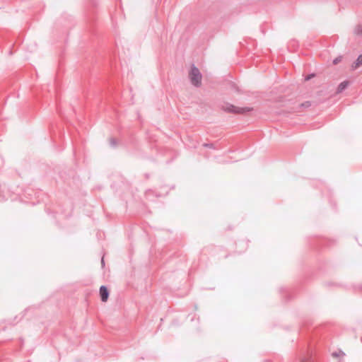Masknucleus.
<instances>
[{"label": "nucleus", "mask_w": 362, "mask_h": 362, "mask_svg": "<svg viewBox=\"0 0 362 362\" xmlns=\"http://www.w3.org/2000/svg\"><path fill=\"white\" fill-rule=\"evenodd\" d=\"M110 145L112 146V147H115L116 145H117V141L114 138H111L110 140Z\"/></svg>", "instance_id": "8"}, {"label": "nucleus", "mask_w": 362, "mask_h": 362, "mask_svg": "<svg viewBox=\"0 0 362 362\" xmlns=\"http://www.w3.org/2000/svg\"><path fill=\"white\" fill-rule=\"evenodd\" d=\"M315 75L313 74L308 75V76H306L305 81H308V80L311 79Z\"/></svg>", "instance_id": "11"}, {"label": "nucleus", "mask_w": 362, "mask_h": 362, "mask_svg": "<svg viewBox=\"0 0 362 362\" xmlns=\"http://www.w3.org/2000/svg\"><path fill=\"white\" fill-rule=\"evenodd\" d=\"M223 110L228 112H232L235 114H245L247 112H250L252 109L251 107H239L230 104H226L223 107Z\"/></svg>", "instance_id": "2"}, {"label": "nucleus", "mask_w": 362, "mask_h": 362, "mask_svg": "<svg viewBox=\"0 0 362 362\" xmlns=\"http://www.w3.org/2000/svg\"><path fill=\"white\" fill-rule=\"evenodd\" d=\"M101 263H102V265L104 266L105 264V262H104V259H103V257L101 259Z\"/></svg>", "instance_id": "12"}, {"label": "nucleus", "mask_w": 362, "mask_h": 362, "mask_svg": "<svg viewBox=\"0 0 362 362\" xmlns=\"http://www.w3.org/2000/svg\"><path fill=\"white\" fill-rule=\"evenodd\" d=\"M354 33L357 35H362V25H358L354 29Z\"/></svg>", "instance_id": "6"}, {"label": "nucleus", "mask_w": 362, "mask_h": 362, "mask_svg": "<svg viewBox=\"0 0 362 362\" xmlns=\"http://www.w3.org/2000/svg\"><path fill=\"white\" fill-rule=\"evenodd\" d=\"M349 82L346 81H344L339 83V85L337 87V93H341L344 90H345L348 86Z\"/></svg>", "instance_id": "4"}, {"label": "nucleus", "mask_w": 362, "mask_h": 362, "mask_svg": "<svg viewBox=\"0 0 362 362\" xmlns=\"http://www.w3.org/2000/svg\"><path fill=\"white\" fill-rule=\"evenodd\" d=\"M203 146L207 147V148H214V144L211 143H210V144L205 143L203 144Z\"/></svg>", "instance_id": "10"}, {"label": "nucleus", "mask_w": 362, "mask_h": 362, "mask_svg": "<svg viewBox=\"0 0 362 362\" xmlns=\"http://www.w3.org/2000/svg\"><path fill=\"white\" fill-rule=\"evenodd\" d=\"M202 76L199 69L194 64H192L189 72L191 83L196 87H199L202 84Z\"/></svg>", "instance_id": "1"}, {"label": "nucleus", "mask_w": 362, "mask_h": 362, "mask_svg": "<svg viewBox=\"0 0 362 362\" xmlns=\"http://www.w3.org/2000/svg\"><path fill=\"white\" fill-rule=\"evenodd\" d=\"M362 64V54L359 55L356 61L352 64L351 67L353 69H356L357 67Z\"/></svg>", "instance_id": "5"}, {"label": "nucleus", "mask_w": 362, "mask_h": 362, "mask_svg": "<svg viewBox=\"0 0 362 362\" xmlns=\"http://www.w3.org/2000/svg\"><path fill=\"white\" fill-rule=\"evenodd\" d=\"M344 355H345V354L342 351H341V350H339L338 351H334V352L332 353V356L333 357H334V358H337V357H339V356H343Z\"/></svg>", "instance_id": "7"}, {"label": "nucleus", "mask_w": 362, "mask_h": 362, "mask_svg": "<svg viewBox=\"0 0 362 362\" xmlns=\"http://www.w3.org/2000/svg\"><path fill=\"white\" fill-rule=\"evenodd\" d=\"M301 362H307L306 361H302Z\"/></svg>", "instance_id": "13"}, {"label": "nucleus", "mask_w": 362, "mask_h": 362, "mask_svg": "<svg viewBox=\"0 0 362 362\" xmlns=\"http://www.w3.org/2000/svg\"><path fill=\"white\" fill-rule=\"evenodd\" d=\"M361 342H362V337L361 338Z\"/></svg>", "instance_id": "14"}, {"label": "nucleus", "mask_w": 362, "mask_h": 362, "mask_svg": "<svg viewBox=\"0 0 362 362\" xmlns=\"http://www.w3.org/2000/svg\"><path fill=\"white\" fill-rule=\"evenodd\" d=\"M341 61V57H338L335 58V59L333 60V64H338V63H339Z\"/></svg>", "instance_id": "9"}, {"label": "nucleus", "mask_w": 362, "mask_h": 362, "mask_svg": "<svg viewBox=\"0 0 362 362\" xmlns=\"http://www.w3.org/2000/svg\"><path fill=\"white\" fill-rule=\"evenodd\" d=\"M100 296L103 302H106L109 297V291L105 286H101L100 288Z\"/></svg>", "instance_id": "3"}]
</instances>
